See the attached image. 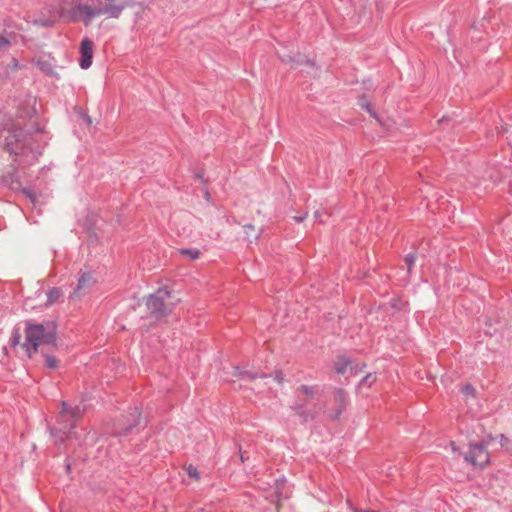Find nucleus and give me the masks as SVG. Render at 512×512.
Wrapping results in <instances>:
<instances>
[{
  "mask_svg": "<svg viewBox=\"0 0 512 512\" xmlns=\"http://www.w3.org/2000/svg\"><path fill=\"white\" fill-rule=\"evenodd\" d=\"M465 460L473 466L484 468L490 462L488 450L479 443H471L469 452L465 455Z\"/></svg>",
  "mask_w": 512,
  "mask_h": 512,
  "instance_id": "nucleus-7",
  "label": "nucleus"
},
{
  "mask_svg": "<svg viewBox=\"0 0 512 512\" xmlns=\"http://www.w3.org/2000/svg\"><path fill=\"white\" fill-rule=\"evenodd\" d=\"M125 7V3L107 4L103 7L97 8L88 4L78 3L72 10V18L75 21L82 20L86 25H88L94 17L101 14H107L111 18H119Z\"/></svg>",
  "mask_w": 512,
  "mask_h": 512,
  "instance_id": "nucleus-3",
  "label": "nucleus"
},
{
  "mask_svg": "<svg viewBox=\"0 0 512 512\" xmlns=\"http://www.w3.org/2000/svg\"><path fill=\"white\" fill-rule=\"evenodd\" d=\"M45 366L49 369H55L58 367V360L56 357L46 354L45 355Z\"/></svg>",
  "mask_w": 512,
  "mask_h": 512,
  "instance_id": "nucleus-18",
  "label": "nucleus"
},
{
  "mask_svg": "<svg viewBox=\"0 0 512 512\" xmlns=\"http://www.w3.org/2000/svg\"><path fill=\"white\" fill-rule=\"evenodd\" d=\"M376 381V376L368 373L366 376L362 378V380L359 383V386L368 385L371 386Z\"/></svg>",
  "mask_w": 512,
  "mask_h": 512,
  "instance_id": "nucleus-19",
  "label": "nucleus"
},
{
  "mask_svg": "<svg viewBox=\"0 0 512 512\" xmlns=\"http://www.w3.org/2000/svg\"><path fill=\"white\" fill-rule=\"evenodd\" d=\"M462 392L467 394V395H474L475 394V388L472 385L467 384V385L463 386Z\"/></svg>",
  "mask_w": 512,
  "mask_h": 512,
  "instance_id": "nucleus-26",
  "label": "nucleus"
},
{
  "mask_svg": "<svg viewBox=\"0 0 512 512\" xmlns=\"http://www.w3.org/2000/svg\"><path fill=\"white\" fill-rule=\"evenodd\" d=\"M305 216L295 217V220L297 222H302L304 220Z\"/></svg>",
  "mask_w": 512,
  "mask_h": 512,
  "instance_id": "nucleus-30",
  "label": "nucleus"
},
{
  "mask_svg": "<svg viewBox=\"0 0 512 512\" xmlns=\"http://www.w3.org/2000/svg\"><path fill=\"white\" fill-rule=\"evenodd\" d=\"M451 446H452L453 451H456V450H457V447H456V445H455V443H454V442H451Z\"/></svg>",
  "mask_w": 512,
  "mask_h": 512,
  "instance_id": "nucleus-31",
  "label": "nucleus"
},
{
  "mask_svg": "<svg viewBox=\"0 0 512 512\" xmlns=\"http://www.w3.org/2000/svg\"><path fill=\"white\" fill-rule=\"evenodd\" d=\"M11 46V41L3 36V35H0V48H8Z\"/></svg>",
  "mask_w": 512,
  "mask_h": 512,
  "instance_id": "nucleus-24",
  "label": "nucleus"
},
{
  "mask_svg": "<svg viewBox=\"0 0 512 512\" xmlns=\"http://www.w3.org/2000/svg\"><path fill=\"white\" fill-rule=\"evenodd\" d=\"M234 376L240 378V379H250V380H254V379H257V378H266L268 377L267 374H258V373H253L251 371H248V370H244V369H241L240 367H235L234 368Z\"/></svg>",
  "mask_w": 512,
  "mask_h": 512,
  "instance_id": "nucleus-14",
  "label": "nucleus"
},
{
  "mask_svg": "<svg viewBox=\"0 0 512 512\" xmlns=\"http://www.w3.org/2000/svg\"><path fill=\"white\" fill-rule=\"evenodd\" d=\"M171 292L167 288H159L154 294L150 295L147 300V308L151 315L161 317L171 312V307L166 303L170 298Z\"/></svg>",
  "mask_w": 512,
  "mask_h": 512,
  "instance_id": "nucleus-6",
  "label": "nucleus"
},
{
  "mask_svg": "<svg viewBox=\"0 0 512 512\" xmlns=\"http://www.w3.org/2000/svg\"><path fill=\"white\" fill-rule=\"evenodd\" d=\"M353 512H378L371 509L361 510V509H354Z\"/></svg>",
  "mask_w": 512,
  "mask_h": 512,
  "instance_id": "nucleus-29",
  "label": "nucleus"
},
{
  "mask_svg": "<svg viewBox=\"0 0 512 512\" xmlns=\"http://www.w3.org/2000/svg\"><path fill=\"white\" fill-rule=\"evenodd\" d=\"M83 410L79 406L69 407L65 401L61 402V410L57 416L59 427L51 428V434L61 442L69 438L76 423L82 418Z\"/></svg>",
  "mask_w": 512,
  "mask_h": 512,
  "instance_id": "nucleus-2",
  "label": "nucleus"
},
{
  "mask_svg": "<svg viewBox=\"0 0 512 512\" xmlns=\"http://www.w3.org/2000/svg\"><path fill=\"white\" fill-rule=\"evenodd\" d=\"M3 182L11 189L18 190L21 186L20 178L18 175V168L13 165L11 172L3 176Z\"/></svg>",
  "mask_w": 512,
  "mask_h": 512,
  "instance_id": "nucleus-13",
  "label": "nucleus"
},
{
  "mask_svg": "<svg viewBox=\"0 0 512 512\" xmlns=\"http://www.w3.org/2000/svg\"><path fill=\"white\" fill-rule=\"evenodd\" d=\"M334 394V401L336 403V410H335V419H338L340 415L343 413V411L346 409V406L348 404V394L347 392L342 388H336L333 392Z\"/></svg>",
  "mask_w": 512,
  "mask_h": 512,
  "instance_id": "nucleus-11",
  "label": "nucleus"
},
{
  "mask_svg": "<svg viewBox=\"0 0 512 512\" xmlns=\"http://www.w3.org/2000/svg\"><path fill=\"white\" fill-rule=\"evenodd\" d=\"M495 438L492 435H489L482 439L480 442H478L480 445L484 446V448H488L491 442H493Z\"/></svg>",
  "mask_w": 512,
  "mask_h": 512,
  "instance_id": "nucleus-23",
  "label": "nucleus"
},
{
  "mask_svg": "<svg viewBox=\"0 0 512 512\" xmlns=\"http://www.w3.org/2000/svg\"><path fill=\"white\" fill-rule=\"evenodd\" d=\"M499 440H500L501 446L503 448H505L506 450H509V448H508L509 439L504 434H500Z\"/></svg>",
  "mask_w": 512,
  "mask_h": 512,
  "instance_id": "nucleus-27",
  "label": "nucleus"
},
{
  "mask_svg": "<svg viewBox=\"0 0 512 512\" xmlns=\"http://www.w3.org/2000/svg\"><path fill=\"white\" fill-rule=\"evenodd\" d=\"M366 365L363 363L361 365L354 363V361L344 355H340L337 357L334 363V369L337 374L344 375L347 373L348 369H350L351 374L356 375L361 372Z\"/></svg>",
  "mask_w": 512,
  "mask_h": 512,
  "instance_id": "nucleus-8",
  "label": "nucleus"
},
{
  "mask_svg": "<svg viewBox=\"0 0 512 512\" xmlns=\"http://www.w3.org/2000/svg\"><path fill=\"white\" fill-rule=\"evenodd\" d=\"M94 52V43L88 37H85L80 44L79 65L82 69H88L92 65Z\"/></svg>",
  "mask_w": 512,
  "mask_h": 512,
  "instance_id": "nucleus-10",
  "label": "nucleus"
},
{
  "mask_svg": "<svg viewBox=\"0 0 512 512\" xmlns=\"http://www.w3.org/2000/svg\"><path fill=\"white\" fill-rule=\"evenodd\" d=\"M178 253L182 257L188 258L190 261L199 259L201 252L196 248H181L178 249Z\"/></svg>",
  "mask_w": 512,
  "mask_h": 512,
  "instance_id": "nucleus-15",
  "label": "nucleus"
},
{
  "mask_svg": "<svg viewBox=\"0 0 512 512\" xmlns=\"http://www.w3.org/2000/svg\"><path fill=\"white\" fill-rule=\"evenodd\" d=\"M370 106H371V105H370L369 103L366 105V108H367V110H368L369 112H371Z\"/></svg>",
  "mask_w": 512,
  "mask_h": 512,
  "instance_id": "nucleus-33",
  "label": "nucleus"
},
{
  "mask_svg": "<svg viewBox=\"0 0 512 512\" xmlns=\"http://www.w3.org/2000/svg\"><path fill=\"white\" fill-rule=\"evenodd\" d=\"M95 283L96 280L91 272H80L77 285L71 297H81L82 295L87 294Z\"/></svg>",
  "mask_w": 512,
  "mask_h": 512,
  "instance_id": "nucleus-9",
  "label": "nucleus"
},
{
  "mask_svg": "<svg viewBox=\"0 0 512 512\" xmlns=\"http://www.w3.org/2000/svg\"><path fill=\"white\" fill-rule=\"evenodd\" d=\"M34 24L40 25L43 27H51V26H53L54 22L51 20H35Z\"/></svg>",
  "mask_w": 512,
  "mask_h": 512,
  "instance_id": "nucleus-25",
  "label": "nucleus"
},
{
  "mask_svg": "<svg viewBox=\"0 0 512 512\" xmlns=\"http://www.w3.org/2000/svg\"><path fill=\"white\" fill-rule=\"evenodd\" d=\"M22 338V334L20 332V329L18 327H14L12 330V334L9 340V344L12 348H15L20 344Z\"/></svg>",
  "mask_w": 512,
  "mask_h": 512,
  "instance_id": "nucleus-17",
  "label": "nucleus"
},
{
  "mask_svg": "<svg viewBox=\"0 0 512 512\" xmlns=\"http://www.w3.org/2000/svg\"><path fill=\"white\" fill-rule=\"evenodd\" d=\"M24 335L25 340L22 343V348L27 357L32 358L41 345H57V324L51 320H45L41 323L28 320L26 321Z\"/></svg>",
  "mask_w": 512,
  "mask_h": 512,
  "instance_id": "nucleus-1",
  "label": "nucleus"
},
{
  "mask_svg": "<svg viewBox=\"0 0 512 512\" xmlns=\"http://www.w3.org/2000/svg\"><path fill=\"white\" fill-rule=\"evenodd\" d=\"M415 260H416V255L413 254V253H409V254H407L405 256L404 261H405V263L407 265L408 272L411 271V269H412V267H413V265L415 263Z\"/></svg>",
  "mask_w": 512,
  "mask_h": 512,
  "instance_id": "nucleus-20",
  "label": "nucleus"
},
{
  "mask_svg": "<svg viewBox=\"0 0 512 512\" xmlns=\"http://www.w3.org/2000/svg\"><path fill=\"white\" fill-rule=\"evenodd\" d=\"M320 215H321V214H320V212H319V211H316V212H315V214H314L315 218H317V219L320 217Z\"/></svg>",
  "mask_w": 512,
  "mask_h": 512,
  "instance_id": "nucleus-32",
  "label": "nucleus"
},
{
  "mask_svg": "<svg viewBox=\"0 0 512 512\" xmlns=\"http://www.w3.org/2000/svg\"><path fill=\"white\" fill-rule=\"evenodd\" d=\"M22 192L29 198L31 199L32 201H35L36 199V196L34 194V192H32L30 189H27V188H23L22 189Z\"/></svg>",
  "mask_w": 512,
  "mask_h": 512,
  "instance_id": "nucleus-28",
  "label": "nucleus"
},
{
  "mask_svg": "<svg viewBox=\"0 0 512 512\" xmlns=\"http://www.w3.org/2000/svg\"><path fill=\"white\" fill-rule=\"evenodd\" d=\"M141 412L137 407H134L129 413L128 424L125 427H117V435H127L134 427L140 423Z\"/></svg>",
  "mask_w": 512,
  "mask_h": 512,
  "instance_id": "nucleus-12",
  "label": "nucleus"
},
{
  "mask_svg": "<svg viewBox=\"0 0 512 512\" xmlns=\"http://www.w3.org/2000/svg\"><path fill=\"white\" fill-rule=\"evenodd\" d=\"M62 296V290L58 287H53L47 292L46 306L54 304Z\"/></svg>",
  "mask_w": 512,
  "mask_h": 512,
  "instance_id": "nucleus-16",
  "label": "nucleus"
},
{
  "mask_svg": "<svg viewBox=\"0 0 512 512\" xmlns=\"http://www.w3.org/2000/svg\"><path fill=\"white\" fill-rule=\"evenodd\" d=\"M316 392L317 386L315 385H301L295 391L298 400L291 406V409L304 422L315 419L316 412L307 408V401L301 400L300 395L312 397Z\"/></svg>",
  "mask_w": 512,
  "mask_h": 512,
  "instance_id": "nucleus-5",
  "label": "nucleus"
},
{
  "mask_svg": "<svg viewBox=\"0 0 512 512\" xmlns=\"http://www.w3.org/2000/svg\"><path fill=\"white\" fill-rule=\"evenodd\" d=\"M273 378L274 380L278 383V384H283L284 381H285V377H284V374L282 372V370H275L274 373H273Z\"/></svg>",
  "mask_w": 512,
  "mask_h": 512,
  "instance_id": "nucleus-22",
  "label": "nucleus"
},
{
  "mask_svg": "<svg viewBox=\"0 0 512 512\" xmlns=\"http://www.w3.org/2000/svg\"><path fill=\"white\" fill-rule=\"evenodd\" d=\"M30 140V135L23 129H13L5 137V149L15 156L26 155L32 150Z\"/></svg>",
  "mask_w": 512,
  "mask_h": 512,
  "instance_id": "nucleus-4",
  "label": "nucleus"
},
{
  "mask_svg": "<svg viewBox=\"0 0 512 512\" xmlns=\"http://www.w3.org/2000/svg\"><path fill=\"white\" fill-rule=\"evenodd\" d=\"M186 470H187V474L190 477L197 479V480L200 478V474H199L197 468L194 467L193 465H189Z\"/></svg>",
  "mask_w": 512,
  "mask_h": 512,
  "instance_id": "nucleus-21",
  "label": "nucleus"
}]
</instances>
